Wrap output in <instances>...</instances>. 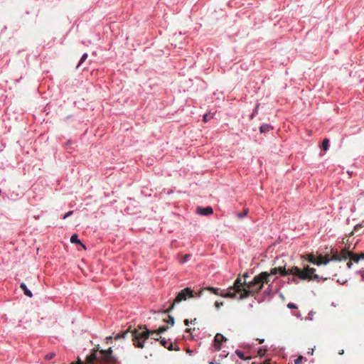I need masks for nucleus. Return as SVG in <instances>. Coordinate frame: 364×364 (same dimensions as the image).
<instances>
[{
    "instance_id": "obj_1",
    "label": "nucleus",
    "mask_w": 364,
    "mask_h": 364,
    "mask_svg": "<svg viewBox=\"0 0 364 364\" xmlns=\"http://www.w3.org/2000/svg\"><path fill=\"white\" fill-rule=\"evenodd\" d=\"M269 274L267 272H263L256 275L252 281L247 284V288H243V291L238 296L239 300L244 299L250 295L259 291L264 286V284L269 282Z\"/></svg>"
},
{
    "instance_id": "obj_2",
    "label": "nucleus",
    "mask_w": 364,
    "mask_h": 364,
    "mask_svg": "<svg viewBox=\"0 0 364 364\" xmlns=\"http://www.w3.org/2000/svg\"><path fill=\"white\" fill-rule=\"evenodd\" d=\"M167 329L168 326H161L157 330L150 331L146 326H140L139 329H134L132 333L133 343L136 347L143 348L146 340L149 338L150 335L154 333L159 335L165 332Z\"/></svg>"
},
{
    "instance_id": "obj_3",
    "label": "nucleus",
    "mask_w": 364,
    "mask_h": 364,
    "mask_svg": "<svg viewBox=\"0 0 364 364\" xmlns=\"http://www.w3.org/2000/svg\"><path fill=\"white\" fill-rule=\"evenodd\" d=\"M277 269V273L281 274L282 276H289L292 275L293 277L291 279H289V282L294 283L295 284H299L300 280H305L306 277L304 274L301 273V269L298 267H292L286 269L285 267H276Z\"/></svg>"
},
{
    "instance_id": "obj_4",
    "label": "nucleus",
    "mask_w": 364,
    "mask_h": 364,
    "mask_svg": "<svg viewBox=\"0 0 364 364\" xmlns=\"http://www.w3.org/2000/svg\"><path fill=\"white\" fill-rule=\"evenodd\" d=\"M247 282L245 280L243 282L240 278H237L235 282L232 287L228 289L227 291L225 293V294H221L223 297H228V298H234L238 299V296H240V294L243 291V286H245L247 287Z\"/></svg>"
},
{
    "instance_id": "obj_5",
    "label": "nucleus",
    "mask_w": 364,
    "mask_h": 364,
    "mask_svg": "<svg viewBox=\"0 0 364 364\" xmlns=\"http://www.w3.org/2000/svg\"><path fill=\"white\" fill-rule=\"evenodd\" d=\"M316 269L313 267H310L309 266H306L304 268V269H301V273L304 274L306 277V279L309 280H316L317 282H323L327 279V277H322L319 275L315 274Z\"/></svg>"
},
{
    "instance_id": "obj_6",
    "label": "nucleus",
    "mask_w": 364,
    "mask_h": 364,
    "mask_svg": "<svg viewBox=\"0 0 364 364\" xmlns=\"http://www.w3.org/2000/svg\"><path fill=\"white\" fill-rule=\"evenodd\" d=\"M193 296V290L189 287H186V288L182 289L180 292H178V294L176 296L174 303H179L183 300H186L187 298H191Z\"/></svg>"
},
{
    "instance_id": "obj_7",
    "label": "nucleus",
    "mask_w": 364,
    "mask_h": 364,
    "mask_svg": "<svg viewBox=\"0 0 364 364\" xmlns=\"http://www.w3.org/2000/svg\"><path fill=\"white\" fill-rule=\"evenodd\" d=\"M226 338L223 336L220 333H217L215 336L214 337V339L213 341V343L211 345V348L213 351H218L220 350L222 346V342L223 341H226Z\"/></svg>"
},
{
    "instance_id": "obj_8",
    "label": "nucleus",
    "mask_w": 364,
    "mask_h": 364,
    "mask_svg": "<svg viewBox=\"0 0 364 364\" xmlns=\"http://www.w3.org/2000/svg\"><path fill=\"white\" fill-rule=\"evenodd\" d=\"M360 259H364V254H355L351 252L349 261L347 262V267L350 269L353 262L358 263Z\"/></svg>"
},
{
    "instance_id": "obj_9",
    "label": "nucleus",
    "mask_w": 364,
    "mask_h": 364,
    "mask_svg": "<svg viewBox=\"0 0 364 364\" xmlns=\"http://www.w3.org/2000/svg\"><path fill=\"white\" fill-rule=\"evenodd\" d=\"M197 213L201 215H210L213 213V209L210 206L207 207H198L196 210Z\"/></svg>"
},
{
    "instance_id": "obj_10",
    "label": "nucleus",
    "mask_w": 364,
    "mask_h": 364,
    "mask_svg": "<svg viewBox=\"0 0 364 364\" xmlns=\"http://www.w3.org/2000/svg\"><path fill=\"white\" fill-rule=\"evenodd\" d=\"M350 253L351 252L346 249L342 250L341 252L339 253L341 261H346L347 259H349L350 257Z\"/></svg>"
},
{
    "instance_id": "obj_11",
    "label": "nucleus",
    "mask_w": 364,
    "mask_h": 364,
    "mask_svg": "<svg viewBox=\"0 0 364 364\" xmlns=\"http://www.w3.org/2000/svg\"><path fill=\"white\" fill-rule=\"evenodd\" d=\"M20 288L21 289V290L23 291V294L31 298L33 296V293L32 291L27 287L26 284L24 283V282H21L20 284Z\"/></svg>"
},
{
    "instance_id": "obj_12",
    "label": "nucleus",
    "mask_w": 364,
    "mask_h": 364,
    "mask_svg": "<svg viewBox=\"0 0 364 364\" xmlns=\"http://www.w3.org/2000/svg\"><path fill=\"white\" fill-rule=\"evenodd\" d=\"M70 242L73 244H79L82 247H84V249H86V247L84 244L82 243V242L79 240L78 235L76 233H74L70 237Z\"/></svg>"
},
{
    "instance_id": "obj_13",
    "label": "nucleus",
    "mask_w": 364,
    "mask_h": 364,
    "mask_svg": "<svg viewBox=\"0 0 364 364\" xmlns=\"http://www.w3.org/2000/svg\"><path fill=\"white\" fill-rule=\"evenodd\" d=\"M273 129V127L269 124H262L259 127V132L261 133H267Z\"/></svg>"
},
{
    "instance_id": "obj_14",
    "label": "nucleus",
    "mask_w": 364,
    "mask_h": 364,
    "mask_svg": "<svg viewBox=\"0 0 364 364\" xmlns=\"http://www.w3.org/2000/svg\"><path fill=\"white\" fill-rule=\"evenodd\" d=\"M272 285L269 284L268 287L263 292V299L262 300L266 299L267 298H272Z\"/></svg>"
},
{
    "instance_id": "obj_15",
    "label": "nucleus",
    "mask_w": 364,
    "mask_h": 364,
    "mask_svg": "<svg viewBox=\"0 0 364 364\" xmlns=\"http://www.w3.org/2000/svg\"><path fill=\"white\" fill-rule=\"evenodd\" d=\"M235 354L240 358V359L243 360H251L252 358V357L250 355L245 356L244 352L238 349L235 350Z\"/></svg>"
},
{
    "instance_id": "obj_16",
    "label": "nucleus",
    "mask_w": 364,
    "mask_h": 364,
    "mask_svg": "<svg viewBox=\"0 0 364 364\" xmlns=\"http://www.w3.org/2000/svg\"><path fill=\"white\" fill-rule=\"evenodd\" d=\"M267 350H268V347L267 346H261L257 350V354L260 357H263V356H264V355L266 354Z\"/></svg>"
},
{
    "instance_id": "obj_17",
    "label": "nucleus",
    "mask_w": 364,
    "mask_h": 364,
    "mask_svg": "<svg viewBox=\"0 0 364 364\" xmlns=\"http://www.w3.org/2000/svg\"><path fill=\"white\" fill-rule=\"evenodd\" d=\"M248 213H249L248 208H245L241 212L236 213V215L238 218L242 219L247 215Z\"/></svg>"
},
{
    "instance_id": "obj_18",
    "label": "nucleus",
    "mask_w": 364,
    "mask_h": 364,
    "mask_svg": "<svg viewBox=\"0 0 364 364\" xmlns=\"http://www.w3.org/2000/svg\"><path fill=\"white\" fill-rule=\"evenodd\" d=\"M87 57L88 54L87 53H83L76 66V68H78L87 60Z\"/></svg>"
},
{
    "instance_id": "obj_19",
    "label": "nucleus",
    "mask_w": 364,
    "mask_h": 364,
    "mask_svg": "<svg viewBox=\"0 0 364 364\" xmlns=\"http://www.w3.org/2000/svg\"><path fill=\"white\" fill-rule=\"evenodd\" d=\"M323 257L322 256H320L319 258L318 259L316 260L315 262V264L317 265V266H320L321 264H327L328 262H329V260H328V259L326 258V262H323Z\"/></svg>"
},
{
    "instance_id": "obj_20",
    "label": "nucleus",
    "mask_w": 364,
    "mask_h": 364,
    "mask_svg": "<svg viewBox=\"0 0 364 364\" xmlns=\"http://www.w3.org/2000/svg\"><path fill=\"white\" fill-rule=\"evenodd\" d=\"M329 147V140L328 139H324L322 141L321 149L324 151H326Z\"/></svg>"
},
{
    "instance_id": "obj_21",
    "label": "nucleus",
    "mask_w": 364,
    "mask_h": 364,
    "mask_svg": "<svg viewBox=\"0 0 364 364\" xmlns=\"http://www.w3.org/2000/svg\"><path fill=\"white\" fill-rule=\"evenodd\" d=\"M206 289L210 291L211 293H213L214 294H216V295L220 294L221 296V294H222L219 293L220 289L218 288L208 287L206 288Z\"/></svg>"
},
{
    "instance_id": "obj_22",
    "label": "nucleus",
    "mask_w": 364,
    "mask_h": 364,
    "mask_svg": "<svg viewBox=\"0 0 364 364\" xmlns=\"http://www.w3.org/2000/svg\"><path fill=\"white\" fill-rule=\"evenodd\" d=\"M328 260H329V262L331 261H341V257L339 253H335L333 255V256L331 258H328Z\"/></svg>"
},
{
    "instance_id": "obj_23",
    "label": "nucleus",
    "mask_w": 364,
    "mask_h": 364,
    "mask_svg": "<svg viewBox=\"0 0 364 364\" xmlns=\"http://www.w3.org/2000/svg\"><path fill=\"white\" fill-rule=\"evenodd\" d=\"M191 257V255L190 254H186L185 255H183V257L180 260V263L181 264H185L186 262H187L189 259H190V257Z\"/></svg>"
},
{
    "instance_id": "obj_24",
    "label": "nucleus",
    "mask_w": 364,
    "mask_h": 364,
    "mask_svg": "<svg viewBox=\"0 0 364 364\" xmlns=\"http://www.w3.org/2000/svg\"><path fill=\"white\" fill-rule=\"evenodd\" d=\"M303 360L306 361L307 359L301 355L294 360V364H302Z\"/></svg>"
},
{
    "instance_id": "obj_25",
    "label": "nucleus",
    "mask_w": 364,
    "mask_h": 364,
    "mask_svg": "<svg viewBox=\"0 0 364 364\" xmlns=\"http://www.w3.org/2000/svg\"><path fill=\"white\" fill-rule=\"evenodd\" d=\"M259 107V103H257L252 113L250 115V119H252L255 115H257L258 114Z\"/></svg>"
},
{
    "instance_id": "obj_26",
    "label": "nucleus",
    "mask_w": 364,
    "mask_h": 364,
    "mask_svg": "<svg viewBox=\"0 0 364 364\" xmlns=\"http://www.w3.org/2000/svg\"><path fill=\"white\" fill-rule=\"evenodd\" d=\"M166 348H167L168 350H180V348L178 346H176V347H173V344L172 343H168L167 347H166Z\"/></svg>"
},
{
    "instance_id": "obj_27",
    "label": "nucleus",
    "mask_w": 364,
    "mask_h": 364,
    "mask_svg": "<svg viewBox=\"0 0 364 364\" xmlns=\"http://www.w3.org/2000/svg\"><path fill=\"white\" fill-rule=\"evenodd\" d=\"M308 260L309 262L315 264V262H316V259L314 255L310 254L308 255Z\"/></svg>"
},
{
    "instance_id": "obj_28",
    "label": "nucleus",
    "mask_w": 364,
    "mask_h": 364,
    "mask_svg": "<svg viewBox=\"0 0 364 364\" xmlns=\"http://www.w3.org/2000/svg\"><path fill=\"white\" fill-rule=\"evenodd\" d=\"M165 321L170 323L171 326L174 325V318L172 316H168V319L165 320Z\"/></svg>"
},
{
    "instance_id": "obj_29",
    "label": "nucleus",
    "mask_w": 364,
    "mask_h": 364,
    "mask_svg": "<svg viewBox=\"0 0 364 364\" xmlns=\"http://www.w3.org/2000/svg\"><path fill=\"white\" fill-rule=\"evenodd\" d=\"M73 214V210H70L68 213H66L65 215H63L61 218L63 220H65L68 218V217L71 216Z\"/></svg>"
},
{
    "instance_id": "obj_30",
    "label": "nucleus",
    "mask_w": 364,
    "mask_h": 364,
    "mask_svg": "<svg viewBox=\"0 0 364 364\" xmlns=\"http://www.w3.org/2000/svg\"><path fill=\"white\" fill-rule=\"evenodd\" d=\"M55 356V354L54 353H49L48 354L46 355L45 356V358L46 360H51L52 358H53Z\"/></svg>"
},
{
    "instance_id": "obj_31",
    "label": "nucleus",
    "mask_w": 364,
    "mask_h": 364,
    "mask_svg": "<svg viewBox=\"0 0 364 364\" xmlns=\"http://www.w3.org/2000/svg\"><path fill=\"white\" fill-rule=\"evenodd\" d=\"M160 342L164 348L167 347L168 344V342L165 338H162L161 337H160Z\"/></svg>"
},
{
    "instance_id": "obj_32",
    "label": "nucleus",
    "mask_w": 364,
    "mask_h": 364,
    "mask_svg": "<svg viewBox=\"0 0 364 364\" xmlns=\"http://www.w3.org/2000/svg\"><path fill=\"white\" fill-rule=\"evenodd\" d=\"M314 314L315 313L314 311H311L309 313V314H308L307 317L306 318V319H309V320H311V321L313 320Z\"/></svg>"
},
{
    "instance_id": "obj_33",
    "label": "nucleus",
    "mask_w": 364,
    "mask_h": 364,
    "mask_svg": "<svg viewBox=\"0 0 364 364\" xmlns=\"http://www.w3.org/2000/svg\"><path fill=\"white\" fill-rule=\"evenodd\" d=\"M287 307H288L289 309H297L296 305L295 304H294V303H289V304H287Z\"/></svg>"
},
{
    "instance_id": "obj_34",
    "label": "nucleus",
    "mask_w": 364,
    "mask_h": 364,
    "mask_svg": "<svg viewBox=\"0 0 364 364\" xmlns=\"http://www.w3.org/2000/svg\"><path fill=\"white\" fill-rule=\"evenodd\" d=\"M277 270V269H276V267L272 268V269H271V271H270V274H269V275H270V274H272V275H275V274H278Z\"/></svg>"
},
{
    "instance_id": "obj_35",
    "label": "nucleus",
    "mask_w": 364,
    "mask_h": 364,
    "mask_svg": "<svg viewBox=\"0 0 364 364\" xmlns=\"http://www.w3.org/2000/svg\"><path fill=\"white\" fill-rule=\"evenodd\" d=\"M358 274H360L362 279L364 280V269L363 270H359L357 272Z\"/></svg>"
},
{
    "instance_id": "obj_36",
    "label": "nucleus",
    "mask_w": 364,
    "mask_h": 364,
    "mask_svg": "<svg viewBox=\"0 0 364 364\" xmlns=\"http://www.w3.org/2000/svg\"><path fill=\"white\" fill-rule=\"evenodd\" d=\"M209 120H210V119H209V117H208V114H204V116H203V121H204L205 122H208Z\"/></svg>"
},
{
    "instance_id": "obj_37",
    "label": "nucleus",
    "mask_w": 364,
    "mask_h": 364,
    "mask_svg": "<svg viewBox=\"0 0 364 364\" xmlns=\"http://www.w3.org/2000/svg\"><path fill=\"white\" fill-rule=\"evenodd\" d=\"M228 355V353H227L225 350H223V353L220 354V357L222 358H226Z\"/></svg>"
},
{
    "instance_id": "obj_38",
    "label": "nucleus",
    "mask_w": 364,
    "mask_h": 364,
    "mask_svg": "<svg viewBox=\"0 0 364 364\" xmlns=\"http://www.w3.org/2000/svg\"><path fill=\"white\" fill-rule=\"evenodd\" d=\"M215 306L218 309V308H220V306H222V305H223V302L219 303L218 301H216V302L215 303Z\"/></svg>"
},
{
    "instance_id": "obj_39",
    "label": "nucleus",
    "mask_w": 364,
    "mask_h": 364,
    "mask_svg": "<svg viewBox=\"0 0 364 364\" xmlns=\"http://www.w3.org/2000/svg\"><path fill=\"white\" fill-rule=\"evenodd\" d=\"M242 348H243L244 349H250V348H251V346H250V345H249V344H247V345H244V346H242Z\"/></svg>"
},
{
    "instance_id": "obj_40",
    "label": "nucleus",
    "mask_w": 364,
    "mask_h": 364,
    "mask_svg": "<svg viewBox=\"0 0 364 364\" xmlns=\"http://www.w3.org/2000/svg\"><path fill=\"white\" fill-rule=\"evenodd\" d=\"M72 144V141L70 140H68L65 144V147H68L69 145H70Z\"/></svg>"
},
{
    "instance_id": "obj_41",
    "label": "nucleus",
    "mask_w": 364,
    "mask_h": 364,
    "mask_svg": "<svg viewBox=\"0 0 364 364\" xmlns=\"http://www.w3.org/2000/svg\"><path fill=\"white\" fill-rule=\"evenodd\" d=\"M189 323H190V321H189V320H188V319H185V320H184V324H185V326H188L189 325Z\"/></svg>"
},
{
    "instance_id": "obj_42",
    "label": "nucleus",
    "mask_w": 364,
    "mask_h": 364,
    "mask_svg": "<svg viewBox=\"0 0 364 364\" xmlns=\"http://www.w3.org/2000/svg\"><path fill=\"white\" fill-rule=\"evenodd\" d=\"M347 173H348L350 176H351L353 175V171H347Z\"/></svg>"
},
{
    "instance_id": "obj_43",
    "label": "nucleus",
    "mask_w": 364,
    "mask_h": 364,
    "mask_svg": "<svg viewBox=\"0 0 364 364\" xmlns=\"http://www.w3.org/2000/svg\"><path fill=\"white\" fill-rule=\"evenodd\" d=\"M260 343H264V339H257Z\"/></svg>"
},
{
    "instance_id": "obj_44",
    "label": "nucleus",
    "mask_w": 364,
    "mask_h": 364,
    "mask_svg": "<svg viewBox=\"0 0 364 364\" xmlns=\"http://www.w3.org/2000/svg\"><path fill=\"white\" fill-rule=\"evenodd\" d=\"M243 277H245V278L248 277V273H245V274H243Z\"/></svg>"
},
{
    "instance_id": "obj_45",
    "label": "nucleus",
    "mask_w": 364,
    "mask_h": 364,
    "mask_svg": "<svg viewBox=\"0 0 364 364\" xmlns=\"http://www.w3.org/2000/svg\"><path fill=\"white\" fill-rule=\"evenodd\" d=\"M294 315L297 317H301V314L299 313L295 314Z\"/></svg>"
},
{
    "instance_id": "obj_46",
    "label": "nucleus",
    "mask_w": 364,
    "mask_h": 364,
    "mask_svg": "<svg viewBox=\"0 0 364 364\" xmlns=\"http://www.w3.org/2000/svg\"><path fill=\"white\" fill-rule=\"evenodd\" d=\"M313 352H314V349L312 348L311 350L309 351V353H311L312 355Z\"/></svg>"
},
{
    "instance_id": "obj_47",
    "label": "nucleus",
    "mask_w": 364,
    "mask_h": 364,
    "mask_svg": "<svg viewBox=\"0 0 364 364\" xmlns=\"http://www.w3.org/2000/svg\"><path fill=\"white\" fill-rule=\"evenodd\" d=\"M191 331V328H187L186 331L188 332V333H190Z\"/></svg>"
},
{
    "instance_id": "obj_48",
    "label": "nucleus",
    "mask_w": 364,
    "mask_h": 364,
    "mask_svg": "<svg viewBox=\"0 0 364 364\" xmlns=\"http://www.w3.org/2000/svg\"><path fill=\"white\" fill-rule=\"evenodd\" d=\"M196 321V318H194V320L191 321V323H195Z\"/></svg>"
},
{
    "instance_id": "obj_49",
    "label": "nucleus",
    "mask_w": 364,
    "mask_h": 364,
    "mask_svg": "<svg viewBox=\"0 0 364 364\" xmlns=\"http://www.w3.org/2000/svg\"><path fill=\"white\" fill-rule=\"evenodd\" d=\"M173 306H174V303L172 304V306H171V309H173Z\"/></svg>"
},
{
    "instance_id": "obj_50",
    "label": "nucleus",
    "mask_w": 364,
    "mask_h": 364,
    "mask_svg": "<svg viewBox=\"0 0 364 364\" xmlns=\"http://www.w3.org/2000/svg\"><path fill=\"white\" fill-rule=\"evenodd\" d=\"M209 364H214V363L211 361L209 363Z\"/></svg>"
},
{
    "instance_id": "obj_51",
    "label": "nucleus",
    "mask_w": 364,
    "mask_h": 364,
    "mask_svg": "<svg viewBox=\"0 0 364 364\" xmlns=\"http://www.w3.org/2000/svg\"><path fill=\"white\" fill-rule=\"evenodd\" d=\"M1 193V189H0V193Z\"/></svg>"
}]
</instances>
